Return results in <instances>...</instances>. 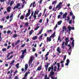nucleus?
Instances as JSON below:
<instances>
[{
	"label": "nucleus",
	"instance_id": "49530a36",
	"mask_svg": "<svg viewBox=\"0 0 79 79\" xmlns=\"http://www.w3.org/2000/svg\"><path fill=\"white\" fill-rule=\"evenodd\" d=\"M49 21V19H48V18H47L46 19V23L48 24V21Z\"/></svg>",
	"mask_w": 79,
	"mask_h": 79
},
{
	"label": "nucleus",
	"instance_id": "37998d69",
	"mask_svg": "<svg viewBox=\"0 0 79 79\" xmlns=\"http://www.w3.org/2000/svg\"><path fill=\"white\" fill-rule=\"evenodd\" d=\"M67 21L68 22V21H69L70 19V17H69V16H68L67 17Z\"/></svg>",
	"mask_w": 79,
	"mask_h": 79
},
{
	"label": "nucleus",
	"instance_id": "79ce46f5",
	"mask_svg": "<svg viewBox=\"0 0 79 79\" xmlns=\"http://www.w3.org/2000/svg\"><path fill=\"white\" fill-rule=\"evenodd\" d=\"M25 26H29V23L27 22L25 23Z\"/></svg>",
	"mask_w": 79,
	"mask_h": 79
},
{
	"label": "nucleus",
	"instance_id": "7ed1b4c3",
	"mask_svg": "<svg viewBox=\"0 0 79 79\" xmlns=\"http://www.w3.org/2000/svg\"><path fill=\"white\" fill-rule=\"evenodd\" d=\"M20 6V4L19 3H18L16 6H14L13 8V10H16V9H18V10L19 9H21V7H20L19 8V6Z\"/></svg>",
	"mask_w": 79,
	"mask_h": 79
},
{
	"label": "nucleus",
	"instance_id": "39448f33",
	"mask_svg": "<svg viewBox=\"0 0 79 79\" xmlns=\"http://www.w3.org/2000/svg\"><path fill=\"white\" fill-rule=\"evenodd\" d=\"M61 4H62V3L61 2H60L59 4H58L56 7V9H57V8H58L59 10H60V9L61 8Z\"/></svg>",
	"mask_w": 79,
	"mask_h": 79
},
{
	"label": "nucleus",
	"instance_id": "2eb2a0df",
	"mask_svg": "<svg viewBox=\"0 0 79 79\" xmlns=\"http://www.w3.org/2000/svg\"><path fill=\"white\" fill-rule=\"evenodd\" d=\"M62 29H63V31L64 32V31H66V29H67V28L66 27V26H64L63 27H62Z\"/></svg>",
	"mask_w": 79,
	"mask_h": 79
},
{
	"label": "nucleus",
	"instance_id": "338daca9",
	"mask_svg": "<svg viewBox=\"0 0 79 79\" xmlns=\"http://www.w3.org/2000/svg\"><path fill=\"white\" fill-rule=\"evenodd\" d=\"M13 16V14H11L10 16V18H11Z\"/></svg>",
	"mask_w": 79,
	"mask_h": 79
},
{
	"label": "nucleus",
	"instance_id": "473e14b6",
	"mask_svg": "<svg viewBox=\"0 0 79 79\" xmlns=\"http://www.w3.org/2000/svg\"><path fill=\"white\" fill-rule=\"evenodd\" d=\"M13 55H12L11 56H10V57L8 58L7 59V60H10V59H11V58H13Z\"/></svg>",
	"mask_w": 79,
	"mask_h": 79
},
{
	"label": "nucleus",
	"instance_id": "aec40b11",
	"mask_svg": "<svg viewBox=\"0 0 79 79\" xmlns=\"http://www.w3.org/2000/svg\"><path fill=\"white\" fill-rule=\"evenodd\" d=\"M43 30V29H41V30L40 31L39 33L37 34V35H39L40 34H42V31Z\"/></svg>",
	"mask_w": 79,
	"mask_h": 79
},
{
	"label": "nucleus",
	"instance_id": "f3484780",
	"mask_svg": "<svg viewBox=\"0 0 79 79\" xmlns=\"http://www.w3.org/2000/svg\"><path fill=\"white\" fill-rule=\"evenodd\" d=\"M66 16H67V12L65 13L64 15H63V19H64V18H66Z\"/></svg>",
	"mask_w": 79,
	"mask_h": 79
},
{
	"label": "nucleus",
	"instance_id": "3c124183",
	"mask_svg": "<svg viewBox=\"0 0 79 79\" xmlns=\"http://www.w3.org/2000/svg\"><path fill=\"white\" fill-rule=\"evenodd\" d=\"M31 9H29L28 11V14H29L30 15V14H31Z\"/></svg>",
	"mask_w": 79,
	"mask_h": 79
},
{
	"label": "nucleus",
	"instance_id": "de8ad7c7",
	"mask_svg": "<svg viewBox=\"0 0 79 79\" xmlns=\"http://www.w3.org/2000/svg\"><path fill=\"white\" fill-rule=\"evenodd\" d=\"M7 34H10V33H11V31H10V30H8L7 32Z\"/></svg>",
	"mask_w": 79,
	"mask_h": 79
},
{
	"label": "nucleus",
	"instance_id": "09e8293b",
	"mask_svg": "<svg viewBox=\"0 0 79 79\" xmlns=\"http://www.w3.org/2000/svg\"><path fill=\"white\" fill-rule=\"evenodd\" d=\"M48 55H49V52H48L45 55V56H48Z\"/></svg>",
	"mask_w": 79,
	"mask_h": 79
},
{
	"label": "nucleus",
	"instance_id": "1a4fd4ad",
	"mask_svg": "<svg viewBox=\"0 0 79 79\" xmlns=\"http://www.w3.org/2000/svg\"><path fill=\"white\" fill-rule=\"evenodd\" d=\"M40 66H39L38 67L37 69H36V71H40L41 69H42V65H40Z\"/></svg>",
	"mask_w": 79,
	"mask_h": 79
},
{
	"label": "nucleus",
	"instance_id": "a211bd4d",
	"mask_svg": "<svg viewBox=\"0 0 79 79\" xmlns=\"http://www.w3.org/2000/svg\"><path fill=\"white\" fill-rule=\"evenodd\" d=\"M57 51V52L59 53H61V51H60V48L58 47L57 48V49L56 50Z\"/></svg>",
	"mask_w": 79,
	"mask_h": 79
},
{
	"label": "nucleus",
	"instance_id": "c03bdc74",
	"mask_svg": "<svg viewBox=\"0 0 79 79\" xmlns=\"http://www.w3.org/2000/svg\"><path fill=\"white\" fill-rule=\"evenodd\" d=\"M58 27V24H56V26H55V27L54 28V30H55H55H56V28Z\"/></svg>",
	"mask_w": 79,
	"mask_h": 79
},
{
	"label": "nucleus",
	"instance_id": "ea45409f",
	"mask_svg": "<svg viewBox=\"0 0 79 79\" xmlns=\"http://www.w3.org/2000/svg\"><path fill=\"white\" fill-rule=\"evenodd\" d=\"M30 15V14H29L27 13L25 16V17L27 18V17H28V16H29Z\"/></svg>",
	"mask_w": 79,
	"mask_h": 79
},
{
	"label": "nucleus",
	"instance_id": "f704fd0d",
	"mask_svg": "<svg viewBox=\"0 0 79 79\" xmlns=\"http://www.w3.org/2000/svg\"><path fill=\"white\" fill-rule=\"evenodd\" d=\"M45 48H45V47H43L42 48V51L43 52H44V51H45Z\"/></svg>",
	"mask_w": 79,
	"mask_h": 79
},
{
	"label": "nucleus",
	"instance_id": "4be33fe9",
	"mask_svg": "<svg viewBox=\"0 0 79 79\" xmlns=\"http://www.w3.org/2000/svg\"><path fill=\"white\" fill-rule=\"evenodd\" d=\"M33 32H34V30H31L30 31L29 33V35H32V34Z\"/></svg>",
	"mask_w": 79,
	"mask_h": 79
},
{
	"label": "nucleus",
	"instance_id": "393cba45",
	"mask_svg": "<svg viewBox=\"0 0 79 79\" xmlns=\"http://www.w3.org/2000/svg\"><path fill=\"white\" fill-rule=\"evenodd\" d=\"M74 40H73V41L72 42V45L73 47H74Z\"/></svg>",
	"mask_w": 79,
	"mask_h": 79
},
{
	"label": "nucleus",
	"instance_id": "4c0bfd02",
	"mask_svg": "<svg viewBox=\"0 0 79 79\" xmlns=\"http://www.w3.org/2000/svg\"><path fill=\"white\" fill-rule=\"evenodd\" d=\"M33 17L34 18V19H36V18H37V16L36 15L34 14L33 15Z\"/></svg>",
	"mask_w": 79,
	"mask_h": 79
},
{
	"label": "nucleus",
	"instance_id": "72a5a7b5",
	"mask_svg": "<svg viewBox=\"0 0 79 79\" xmlns=\"http://www.w3.org/2000/svg\"><path fill=\"white\" fill-rule=\"evenodd\" d=\"M52 32V30H48L47 32L48 33V34H50V32Z\"/></svg>",
	"mask_w": 79,
	"mask_h": 79
},
{
	"label": "nucleus",
	"instance_id": "cd10ccee",
	"mask_svg": "<svg viewBox=\"0 0 79 79\" xmlns=\"http://www.w3.org/2000/svg\"><path fill=\"white\" fill-rule=\"evenodd\" d=\"M67 28L68 29H69V32H70L71 31V26H69L67 27Z\"/></svg>",
	"mask_w": 79,
	"mask_h": 79
},
{
	"label": "nucleus",
	"instance_id": "bb28decb",
	"mask_svg": "<svg viewBox=\"0 0 79 79\" xmlns=\"http://www.w3.org/2000/svg\"><path fill=\"white\" fill-rule=\"evenodd\" d=\"M37 39V36H35L34 37H33L32 38L33 40H36Z\"/></svg>",
	"mask_w": 79,
	"mask_h": 79
},
{
	"label": "nucleus",
	"instance_id": "4468645a",
	"mask_svg": "<svg viewBox=\"0 0 79 79\" xmlns=\"http://www.w3.org/2000/svg\"><path fill=\"white\" fill-rule=\"evenodd\" d=\"M11 7H8L6 8L7 11L8 12H10V11H11Z\"/></svg>",
	"mask_w": 79,
	"mask_h": 79
},
{
	"label": "nucleus",
	"instance_id": "4d7b16f0",
	"mask_svg": "<svg viewBox=\"0 0 79 79\" xmlns=\"http://www.w3.org/2000/svg\"><path fill=\"white\" fill-rule=\"evenodd\" d=\"M10 53H8V55L7 56L6 58H8L9 56H10Z\"/></svg>",
	"mask_w": 79,
	"mask_h": 79
},
{
	"label": "nucleus",
	"instance_id": "a878e982",
	"mask_svg": "<svg viewBox=\"0 0 79 79\" xmlns=\"http://www.w3.org/2000/svg\"><path fill=\"white\" fill-rule=\"evenodd\" d=\"M15 62V60H12V61L10 63V65H12V64H13Z\"/></svg>",
	"mask_w": 79,
	"mask_h": 79
},
{
	"label": "nucleus",
	"instance_id": "a18cd8bd",
	"mask_svg": "<svg viewBox=\"0 0 79 79\" xmlns=\"http://www.w3.org/2000/svg\"><path fill=\"white\" fill-rule=\"evenodd\" d=\"M68 43L66 41L65 42L64 45H65V46L66 47V46H67V45H68Z\"/></svg>",
	"mask_w": 79,
	"mask_h": 79
},
{
	"label": "nucleus",
	"instance_id": "f8f14e48",
	"mask_svg": "<svg viewBox=\"0 0 79 79\" xmlns=\"http://www.w3.org/2000/svg\"><path fill=\"white\" fill-rule=\"evenodd\" d=\"M52 38L49 37H48L47 38V42H50L51 40H52Z\"/></svg>",
	"mask_w": 79,
	"mask_h": 79
},
{
	"label": "nucleus",
	"instance_id": "b1692460",
	"mask_svg": "<svg viewBox=\"0 0 79 79\" xmlns=\"http://www.w3.org/2000/svg\"><path fill=\"white\" fill-rule=\"evenodd\" d=\"M57 3V1H54L52 2V5H53L54 4L55 5H56V4Z\"/></svg>",
	"mask_w": 79,
	"mask_h": 79
},
{
	"label": "nucleus",
	"instance_id": "6e6d98bb",
	"mask_svg": "<svg viewBox=\"0 0 79 79\" xmlns=\"http://www.w3.org/2000/svg\"><path fill=\"white\" fill-rule=\"evenodd\" d=\"M72 19H71V20H69V24H71V23H72Z\"/></svg>",
	"mask_w": 79,
	"mask_h": 79
},
{
	"label": "nucleus",
	"instance_id": "5701e85b",
	"mask_svg": "<svg viewBox=\"0 0 79 79\" xmlns=\"http://www.w3.org/2000/svg\"><path fill=\"white\" fill-rule=\"evenodd\" d=\"M18 37V35L17 34H14L13 35V38H16Z\"/></svg>",
	"mask_w": 79,
	"mask_h": 79
},
{
	"label": "nucleus",
	"instance_id": "0e129e2a",
	"mask_svg": "<svg viewBox=\"0 0 79 79\" xmlns=\"http://www.w3.org/2000/svg\"><path fill=\"white\" fill-rule=\"evenodd\" d=\"M6 18L7 19H8L10 18V16L9 15H8L7 16H6Z\"/></svg>",
	"mask_w": 79,
	"mask_h": 79
},
{
	"label": "nucleus",
	"instance_id": "412c9836",
	"mask_svg": "<svg viewBox=\"0 0 79 79\" xmlns=\"http://www.w3.org/2000/svg\"><path fill=\"white\" fill-rule=\"evenodd\" d=\"M43 35H44V34H42L41 35H40L39 37V40H42V37H43Z\"/></svg>",
	"mask_w": 79,
	"mask_h": 79
},
{
	"label": "nucleus",
	"instance_id": "603ef678",
	"mask_svg": "<svg viewBox=\"0 0 79 79\" xmlns=\"http://www.w3.org/2000/svg\"><path fill=\"white\" fill-rule=\"evenodd\" d=\"M57 64V63L56 62H55L54 63H53L52 64L53 65L52 66H55V64Z\"/></svg>",
	"mask_w": 79,
	"mask_h": 79
},
{
	"label": "nucleus",
	"instance_id": "c85d7f7f",
	"mask_svg": "<svg viewBox=\"0 0 79 79\" xmlns=\"http://www.w3.org/2000/svg\"><path fill=\"white\" fill-rule=\"evenodd\" d=\"M56 69H57V67H56V66H55L54 69H53L54 72H56Z\"/></svg>",
	"mask_w": 79,
	"mask_h": 79
},
{
	"label": "nucleus",
	"instance_id": "bf43d9fd",
	"mask_svg": "<svg viewBox=\"0 0 79 79\" xmlns=\"http://www.w3.org/2000/svg\"><path fill=\"white\" fill-rule=\"evenodd\" d=\"M49 10H52V6H50L49 7Z\"/></svg>",
	"mask_w": 79,
	"mask_h": 79
},
{
	"label": "nucleus",
	"instance_id": "ddd939ff",
	"mask_svg": "<svg viewBox=\"0 0 79 79\" xmlns=\"http://www.w3.org/2000/svg\"><path fill=\"white\" fill-rule=\"evenodd\" d=\"M66 55H65L64 57V58L63 59V61L62 60L60 61V63H61V64H63V63H64V61L65 60H66Z\"/></svg>",
	"mask_w": 79,
	"mask_h": 79
},
{
	"label": "nucleus",
	"instance_id": "9d476101",
	"mask_svg": "<svg viewBox=\"0 0 79 79\" xmlns=\"http://www.w3.org/2000/svg\"><path fill=\"white\" fill-rule=\"evenodd\" d=\"M55 34H56V32L55 31H54L53 34L50 37L52 38L53 39H54V38L55 37Z\"/></svg>",
	"mask_w": 79,
	"mask_h": 79
},
{
	"label": "nucleus",
	"instance_id": "20e7f679",
	"mask_svg": "<svg viewBox=\"0 0 79 79\" xmlns=\"http://www.w3.org/2000/svg\"><path fill=\"white\" fill-rule=\"evenodd\" d=\"M47 11V9L46 8H45L44 10L43 14V16L44 15V17H46L47 16H48V15L49 14H48L47 13H45V12Z\"/></svg>",
	"mask_w": 79,
	"mask_h": 79
},
{
	"label": "nucleus",
	"instance_id": "a19ab883",
	"mask_svg": "<svg viewBox=\"0 0 79 79\" xmlns=\"http://www.w3.org/2000/svg\"><path fill=\"white\" fill-rule=\"evenodd\" d=\"M57 68H60V63H57Z\"/></svg>",
	"mask_w": 79,
	"mask_h": 79
},
{
	"label": "nucleus",
	"instance_id": "8fccbe9b",
	"mask_svg": "<svg viewBox=\"0 0 79 79\" xmlns=\"http://www.w3.org/2000/svg\"><path fill=\"white\" fill-rule=\"evenodd\" d=\"M64 41L62 43V44H61L62 46H64Z\"/></svg>",
	"mask_w": 79,
	"mask_h": 79
},
{
	"label": "nucleus",
	"instance_id": "dca6fc26",
	"mask_svg": "<svg viewBox=\"0 0 79 79\" xmlns=\"http://www.w3.org/2000/svg\"><path fill=\"white\" fill-rule=\"evenodd\" d=\"M25 71H26V70H27L28 68V64H25Z\"/></svg>",
	"mask_w": 79,
	"mask_h": 79
},
{
	"label": "nucleus",
	"instance_id": "e433bc0d",
	"mask_svg": "<svg viewBox=\"0 0 79 79\" xmlns=\"http://www.w3.org/2000/svg\"><path fill=\"white\" fill-rule=\"evenodd\" d=\"M2 52H6V48H3L2 49Z\"/></svg>",
	"mask_w": 79,
	"mask_h": 79
},
{
	"label": "nucleus",
	"instance_id": "69168bd1",
	"mask_svg": "<svg viewBox=\"0 0 79 79\" xmlns=\"http://www.w3.org/2000/svg\"><path fill=\"white\" fill-rule=\"evenodd\" d=\"M45 60H48V56H45Z\"/></svg>",
	"mask_w": 79,
	"mask_h": 79
},
{
	"label": "nucleus",
	"instance_id": "680f3d73",
	"mask_svg": "<svg viewBox=\"0 0 79 79\" xmlns=\"http://www.w3.org/2000/svg\"><path fill=\"white\" fill-rule=\"evenodd\" d=\"M72 19H75V16L74 15H73Z\"/></svg>",
	"mask_w": 79,
	"mask_h": 79
},
{
	"label": "nucleus",
	"instance_id": "864d4df0",
	"mask_svg": "<svg viewBox=\"0 0 79 79\" xmlns=\"http://www.w3.org/2000/svg\"><path fill=\"white\" fill-rule=\"evenodd\" d=\"M71 48H72V47H70V48L69 49V51L70 52H71L72 51L71 50H71Z\"/></svg>",
	"mask_w": 79,
	"mask_h": 79
},
{
	"label": "nucleus",
	"instance_id": "f257e3e1",
	"mask_svg": "<svg viewBox=\"0 0 79 79\" xmlns=\"http://www.w3.org/2000/svg\"><path fill=\"white\" fill-rule=\"evenodd\" d=\"M51 69V71L50 73V74L51 76H53L55 74V73L53 72V66L52 65H51V67H49L48 68V71H50Z\"/></svg>",
	"mask_w": 79,
	"mask_h": 79
},
{
	"label": "nucleus",
	"instance_id": "f03ea898",
	"mask_svg": "<svg viewBox=\"0 0 79 79\" xmlns=\"http://www.w3.org/2000/svg\"><path fill=\"white\" fill-rule=\"evenodd\" d=\"M26 50H27L26 49H25L23 50H21L22 52H23L22 53V55L20 57V58L21 59H22L23 58V59L24 58V53H26Z\"/></svg>",
	"mask_w": 79,
	"mask_h": 79
},
{
	"label": "nucleus",
	"instance_id": "c9c22d12",
	"mask_svg": "<svg viewBox=\"0 0 79 79\" xmlns=\"http://www.w3.org/2000/svg\"><path fill=\"white\" fill-rule=\"evenodd\" d=\"M24 18V16H23V15L21 16L20 17V19H22V20Z\"/></svg>",
	"mask_w": 79,
	"mask_h": 79
},
{
	"label": "nucleus",
	"instance_id": "2f4dec72",
	"mask_svg": "<svg viewBox=\"0 0 79 79\" xmlns=\"http://www.w3.org/2000/svg\"><path fill=\"white\" fill-rule=\"evenodd\" d=\"M20 42V40H18L15 43V45H17V44H18Z\"/></svg>",
	"mask_w": 79,
	"mask_h": 79
},
{
	"label": "nucleus",
	"instance_id": "9b49d317",
	"mask_svg": "<svg viewBox=\"0 0 79 79\" xmlns=\"http://www.w3.org/2000/svg\"><path fill=\"white\" fill-rule=\"evenodd\" d=\"M67 63L65 64V66H68L69 65V63L70 62V61L69 59H67L66 60Z\"/></svg>",
	"mask_w": 79,
	"mask_h": 79
},
{
	"label": "nucleus",
	"instance_id": "7c9ffc66",
	"mask_svg": "<svg viewBox=\"0 0 79 79\" xmlns=\"http://www.w3.org/2000/svg\"><path fill=\"white\" fill-rule=\"evenodd\" d=\"M61 23H62V21L61 20H60L57 22V24L58 25H60V24H61Z\"/></svg>",
	"mask_w": 79,
	"mask_h": 79
},
{
	"label": "nucleus",
	"instance_id": "58836bf2",
	"mask_svg": "<svg viewBox=\"0 0 79 79\" xmlns=\"http://www.w3.org/2000/svg\"><path fill=\"white\" fill-rule=\"evenodd\" d=\"M41 15H42V13L40 12L38 16V18H40V17L41 16Z\"/></svg>",
	"mask_w": 79,
	"mask_h": 79
},
{
	"label": "nucleus",
	"instance_id": "13d9d810",
	"mask_svg": "<svg viewBox=\"0 0 79 79\" xmlns=\"http://www.w3.org/2000/svg\"><path fill=\"white\" fill-rule=\"evenodd\" d=\"M70 16H72V15H73V13L72 12H70V14H69Z\"/></svg>",
	"mask_w": 79,
	"mask_h": 79
},
{
	"label": "nucleus",
	"instance_id": "6ab92c4d",
	"mask_svg": "<svg viewBox=\"0 0 79 79\" xmlns=\"http://www.w3.org/2000/svg\"><path fill=\"white\" fill-rule=\"evenodd\" d=\"M40 11L39 10H38L37 11L36 10L35 11L34 14H35V15H37L39 14V12H40Z\"/></svg>",
	"mask_w": 79,
	"mask_h": 79
},
{
	"label": "nucleus",
	"instance_id": "5fc2aeb1",
	"mask_svg": "<svg viewBox=\"0 0 79 79\" xmlns=\"http://www.w3.org/2000/svg\"><path fill=\"white\" fill-rule=\"evenodd\" d=\"M36 50V49L35 48H32V51L33 52H35Z\"/></svg>",
	"mask_w": 79,
	"mask_h": 79
},
{
	"label": "nucleus",
	"instance_id": "c756f323",
	"mask_svg": "<svg viewBox=\"0 0 79 79\" xmlns=\"http://www.w3.org/2000/svg\"><path fill=\"white\" fill-rule=\"evenodd\" d=\"M14 3V1H12L10 3V6H12Z\"/></svg>",
	"mask_w": 79,
	"mask_h": 79
},
{
	"label": "nucleus",
	"instance_id": "6e6552de",
	"mask_svg": "<svg viewBox=\"0 0 79 79\" xmlns=\"http://www.w3.org/2000/svg\"><path fill=\"white\" fill-rule=\"evenodd\" d=\"M50 65V63H47V64L45 65V67L46 69V71H47L48 70V65Z\"/></svg>",
	"mask_w": 79,
	"mask_h": 79
},
{
	"label": "nucleus",
	"instance_id": "0eeeda50",
	"mask_svg": "<svg viewBox=\"0 0 79 79\" xmlns=\"http://www.w3.org/2000/svg\"><path fill=\"white\" fill-rule=\"evenodd\" d=\"M28 74H30V72H26L25 73V76L22 79H26V77H27V76L28 75Z\"/></svg>",
	"mask_w": 79,
	"mask_h": 79
},
{
	"label": "nucleus",
	"instance_id": "e2e57ef3",
	"mask_svg": "<svg viewBox=\"0 0 79 79\" xmlns=\"http://www.w3.org/2000/svg\"><path fill=\"white\" fill-rule=\"evenodd\" d=\"M44 79H47V74H46L45 75Z\"/></svg>",
	"mask_w": 79,
	"mask_h": 79
},
{
	"label": "nucleus",
	"instance_id": "052dcab7",
	"mask_svg": "<svg viewBox=\"0 0 79 79\" xmlns=\"http://www.w3.org/2000/svg\"><path fill=\"white\" fill-rule=\"evenodd\" d=\"M69 40V38H66L65 39V40L66 42H67V41H68Z\"/></svg>",
	"mask_w": 79,
	"mask_h": 79
},
{
	"label": "nucleus",
	"instance_id": "423d86ee",
	"mask_svg": "<svg viewBox=\"0 0 79 79\" xmlns=\"http://www.w3.org/2000/svg\"><path fill=\"white\" fill-rule=\"evenodd\" d=\"M34 59H35V57L34 56H31L29 60V63H32Z\"/></svg>",
	"mask_w": 79,
	"mask_h": 79
},
{
	"label": "nucleus",
	"instance_id": "774afa93",
	"mask_svg": "<svg viewBox=\"0 0 79 79\" xmlns=\"http://www.w3.org/2000/svg\"><path fill=\"white\" fill-rule=\"evenodd\" d=\"M15 79H18V77L17 76H16L15 78Z\"/></svg>",
	"mask_w": 79,
	"mask_h": 79
}]
</instances>
